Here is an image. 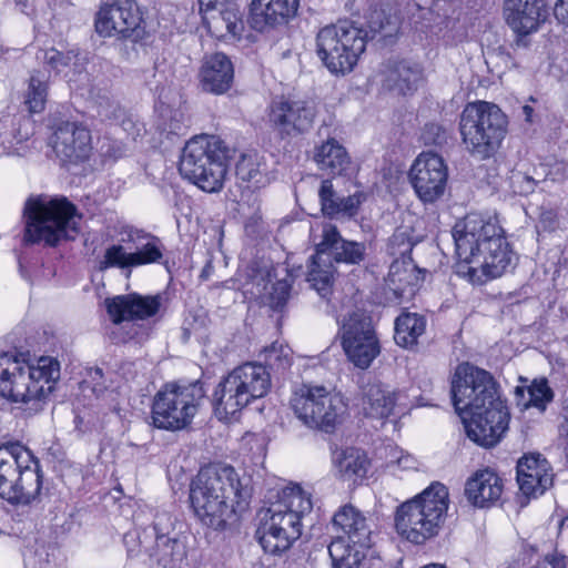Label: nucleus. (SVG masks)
Here are the masks:
<instances>
[{
    "instance_id": "obj_47",
    "label": "nucleus",
    "mask_w": 568,
    "mask_h": 568,
    "mask_svg": "<svg viewBox=\"0 0 568 568\" xmlns=\"http://www.w3.org/2000/svg\"><path fill=\"white\" fill-rule=\"evenodd\" d=\"M132 252L128 253L120 244H113L106 247L102 260L99 263V270L105 271L108 268H129L134 267L132 262Z\"/></svg>"
},
{
    "instance_id": "obj_40",
    "label": "nucleus",
    "mask_w": 568,
    "mask_h": 568,
    "mask_svg": "<svg viewBox=\"0 0 568 568\" xmlns=\"http://www.w3.org/2000/svg\"><path fill=\"white\" fill-rule=\"evenodd\" d=\"M334 274L335 267L329 254L316 251L315 255L312 256L307 282L322 297H326L331 293Z\"/></svg>"
},
{
    "instance_id": "obj_58",
    "label": "nucleus",
    "mask_w": 568,
    "mask_h": 568,
    "mask_svg": "<svg viewBox=\"0 0 568 568\" xmlns=\"http://www.w3.org/2000/svg\"><path fill=\"white\" fill-rule=\"evenodd\" d=\"M201 12H207L214 10L221 0H199Z\"/></svg>"
},
{
    "instance_id": "obj_37",
    "label": "nucleus",
    "mask_w": 568,
    "mask_h": 568,
    "mask_svg": "<svg viewBox=\"0 0 568 568\" xmlns=\"http://www.w3.org/2000/svg\"><path fill=\"white\" fill-rule=\"evenodd\" d=\"M236 176L248 190H257L270 183L267 168L262 155L255 151L243 153L235 168Z\"/></svg>"
},
{
    "instance_id": "obj_50",
    "label": "nucleus",
    "mask_w": 568,
    "mask_h": 568,
    "mask_svg": "<svg viewBox=\"0 0 568 568\" xmlns=\"http://www.w3.org/2000/svg\"><path fill=\"white\" fill-rule=\"evenodd\" d=\"M291 292V283L287 280H280L272 284L267 293L266 303L273 310H281L285 306Z\"/></svg>"
},
{
    "instance_id": "obj_13",
    "label": "nucleus",
    "mask_w": 568,
    "mask_h": 568,
    "mask_svg": "<svg viewBox=\"0 0 568 568\" xmlns=\"http://www.w3.org/2000/svg\"><path fill=\"white\" fill-rule=\"evenodd\" d=\"M173 528L172 516L162 511L155 515L152 526L138 536L140 546L161 568H180L186 556L183 542L170 536Z\"/></svg>"
},
{
    "instance_id": "obj_18",
    "label": "nucleus",
    "mask_w": 568,
    "mask_h": 568,
    "mask_svg": "<svg viewBox=\"0 0 568 568\" xmlns=\"http://www.w3.org/2000/svg\"><path fill=\"white\" fill-rule=\"evenodd\" d=\"M311 241L318 253H327L336 263L361 264L366 257V245L362 242L344 240L332 223H321L311 227Z\"/></svg>"
},
{
    "instance_id": "obj_39",
    "label": "nucleus",
    "mask_w": 568,
    "mask_h": 568,
    "mask_svg": "<svg viewBox=\"0 0 568 568\" xmlns=\"http://www.w3.org/2000/svg\"><path fill=\"white\" fill-rule=\"evenodd\" d=\"M426 318L417 313L405 312L395 320V343L410 349L418 344V338L426 331Z\"/></svg>"
},
{
    "instance_id": "obj_51",
    "label": "nucleus",
    "mask_w": 568,
    "mask_h": 568,
    "mask_svg": "<svg viewBox=\"0 0 568 568\" xmlns=\"http://www.w3.org/2000/svg\"><path fill=\"white\" fill-rule=\"evenodd\" d=\"M363 32L362 28L349 19H341L336 23L327 24L321 29L318 36H355Z\"/></svg>"
},
{
    "instance_id": "obj_43",
    "label": "nucleus",
    "mask_w": 568,
    "mask_h": 568,
    "mask_svg": "<svg viewBox=\"0 0 568 568\" xmlns=\"http://www.w3.org/2000/svg\"><path fill=\"white\" fill-rule=\"evenodd\" d=\"M260 358L264 362L263 366L274 372H285L292 365V349L288 345L274 342L261 351Z\"/></svg>"
},
{
    "instance_id": "obj_22",
    "label": "nucleus",
    "mask_w": 568,
    "mask_h": 568,
    "mask_svg": "<svg viewBox=\"0 0 568 568\" xmlns=\"http://www.w3.org/2000/svg\"><path fill=\"white\" fill-rule=\"evenodd\" d=\"M516 469L519 489L528 498L542 495L552 485V468L540 454L523 456Z\"/></svg>"
},
{
    "instance_id": "obj_55",
    "label": "nucleus",
    "mask_w": 568,
    "mask_h": 568,
    "mask_svg": "<svg viewBox=\"0 0 568 568\" xmlns=\"http://www.w3.org/2000/svg\"><path fill=\"white\" fill-rule=\"evenodd\" d=\"M554 14L559 23L568 27V0H559L554 8Z\"/></svg>"
},
{
    "instance_id": "obj_57",
    "label": "nucleus",
    "mask_w": 568,
    "mask_h": 568,
    "mask_svg": "<svg viewBox=\"0 0 568 568\" xmlns=\"http://www.w3.org/2000/svg\"><path fill=\"white\" fill-rule=\"evenodd\" d=\"M547 562L551 568H566V557L559 554L548 555L546 557Z\"/></svg>"
},
{
    "instance_id": "obj_62",
    "label": "nucleus",
    "mask_w": 568,
    "mask_h": 568,
    "mask_svg": "<svg viewBox=\"0 0 568 568\" xmlns=\"http://www.w3.org/2000/svg\"><path fill=\"white\" fill-rule=\"evenodd\" d=\"M516 393H523V390L519 387H517Z\"/></svg>"
},
{
    "instance_id": "obj_25",
    "label": "nucleus",
    "mask_w": 568,
    "mask_h": 568,
    "mask_svg": "<svg viewBox=\"0 0 568 568\" xmlns=\"http://www.w3.org/2000/svg\"><path fill=\"white\" fill-rule=\"evenodd\" d=\"M139 22L134 3L124 0L100 8L95 18V30L100 36H125L126 32L134 31Z\"/></svg>"
},
{
    "instance_id": "obj_1",
    "label": "nucleus",
    "mask_w": 568,
    "mask_h": 568,
    "mask_svg": "<svg viewBox=\"0 0 568 568\" xmlns=\"http://www.w3.org/2000/svg\"><path fill=\"white\" fill-rule=\"evenodd\" d=\"M450 393L468 438L483 447L498 444L508 429L510 416L490 373L462 363L452 378Z\"/></svg>"
},
{
    "instance_id": "obj_36",
    "label": "nucleus",
    "mask_w": 568,
    "mask_h": 568,
    "mask_svg": "<svg viewBox=\"0 0 568 568\" xmlns=\"http://www.w3.org/2000/svg\"><path fill=\"white\" fill-rule=\"evenodd\" d=\"M314 161L322 171L332 175H343L351 166L346 149L335 139H328L315 149Z\"/></svg>"
},
{
    "instance_id": "obj_14",
    "label": "nucleus",
    "mask_w": 568,
    "mask_h": 568,
    "mask_svg": "<svg viewBox=\"0 0 568 568\" xmlns=\"http://www.w3.org/2000/svg\"><path fill=\"white\" fill-rule=\"evenodd\" d=\"M194 480L219 499L247 508L252 497L251 479L241 477L232 466L210 465L200 469Z\"/></svg>"
},
{
    "instance_id": "obj_59",
    "label": "nucleus",
    "mask_w": 568,
    "mask_h": 568,
    "mask_svg": "<svg viewBox=\"0 0 568 568\" xmlns=\"http://www.w3.org/2000/svg\"><path fill=\"white\" fill-rule=\"evenodd\" d=\"M523 114H524L525 120L527 122H531L532 121L534 109L530 105L526 104V105L523 106Z\"/></svg>"
},
{
    "instance_id": "obj_10",
    "label": "nucleus",
    "mask_w": 568,
    "mask_h": 568,
    "mask_svg": "<svg viewBox=\"0 0 568 568\" xmlns=\"http://www.w3.org/2000/svg\"><path fill=\"white\" fill-rule=\"evenodd\" d=\"M205 396L203 384H165L154 396L152 422L159 429L181 430L187 427Z\"/></svg>"
},
{
    "instance_id": "obj_44",
    "label": "nucleus",
    "mask_w": 568,
    "mask_h": 568,
    "mask_svg": "<svg viewBox=\"0 0 568 568\" xmlns=\"http://www.w3.org/2000/svg\"><path fill=\"white\" fill-rule=\"evenodd\" d=\"M146 242L141 244L135 252H132V262L134 267L161 262L164 252V245L160 239L148 235Z\"/></svg>"
},
{
    "instance_id": "obj_48",
    "label": "nucleus",
    "mask_w": 568,
    "mask_h": 568,
    "mask_svg": "<svg viewBox=\"0 0 568 568\" xmlns=\"http://www.w3.org/2000/svg\"><path fill=\"white\" fill-rule=\"evenodd\" d=\"M528 402L525 404L526 407H536L544 412L547 405L552 400L554 393L548 385L547 379L534 381L527 389Z\"/></svg>"
},
{
    "instance_id": "obj_27",
    "label": "nucleus",
    "mask_w": 568,
    "mask_h": 568,
    "mask_svg": "<svg viewBox=\"0 0 568 568\" xmlns=\"http://www.w3.org/2000/svg\"><path fill=\"white\" fill-rule=\"evenodd\" d=\"M334 568H383V560L372 548L336 537L328 546Z\"/></svg>"
},
{
    "instance_id": "obj_15",
    "label": "nucleus",
    "mask_w": 568,
    "mask_h": 568,
    "mask_svg": "<svg viewBox=\"0 0 568 568\" xmlns=\"http://www.w3.org/2000/svg\"><path fill=\"white\" fill-rule=\"evenodd\" d=\"M408 176L417 197L425 204L434 203L445 194L448 168L437 153L422 152L413 162Z\"/></svg>"
},
{
    "instance_id": "obj_24",
    "label": "nucleus",
    "mask_w": 568,
    "mask_h": 568,
    "mask_svg": "<svg viewBox=\"0 0 568 568\" xmlns=\"http://www.w3.org/2000/svg\"><path fill=\"white\" fill-rule=\"evenodd\" d=\"M300 0H253L248 21L253 29L266 32L287 23L297 13Z\"/></svg>"
},
{
    "instance_id": "obj_34",
    "label": "nucleus",
    "mask_w": 568,
    "mask_h": 568,
    "mask_svg": "<svg viewBox=\"0 0 568 568\" xmlns=\"http://www.w3.org/2000/svg\"><path fill=\"white\" fill-rule=\"evenodd\" d=\"M418 281L417 267L410 260H396L390 264L388 286L399 303L412 300L417 291Z\"/></svg>"
},
{
    "instance_id": "obj_19",
    "label": "nucleus",
    "mask_w": 568,
    "mask_h": 568,
    "mask_svg": "<svg viewBox=\"0 0 568 568\" xmlns=\"http://www.w3.org/2000/svg\"><path fill=\"white\" fill-rule=\"evenodd\" d=\"M367 38H318L317 53L334 74L351 72L364 52Z\"/></svg>"
},
{
    "instance_id": "obj_23",
    "label": "nucleus",
    "mask_w": 568,
    "mask_h": 568,
    "mask_svg": "<svg viewBox=\"0 0 568 568\" xmlns=\"http://www.w3.org/2000/svg\"><path fill=\"white\" fill-rule=\"evenodd\" d=\"M546 0H505V20L517 36H529L546 21Z\"/></svg>"
},
{
    "instance_id": "obj_35",
    "label": "nucleus",
    "mask_w": 568,
    "mask_h": 568,
    "mask_svg": "<svg viewBox=\"0 0 568 568\" xmlns=\"http://www.w3.org/2000/svg\"><path fill=\"white\" fill-rule=\"evenodd\" d=\"M395 394L381 383H369L362 389L361 406L365 416L387 418L395 406Z\"/></svg>"
},
{
    "instance_id": "obj_53",
    "label": "nucleus",
    "mask_w": 568,
    "mask_h": 568,
    "mask_svg": "<svg viewBox=\"0 0 568 568\" xmlns=\"http://www.w3.org/2000/svg\"><path fill=\"white\" fill-rule=\"evenodd\" d=\"M37 59L42 60L53 69H58L60 64H67L65 57L54 48L40 51V53L37 55Z\"/></svg>"
},
{
    "instance_id": "obj_29",
    "label": "nucleus",
    "mask_w": 568,
    "mask_h": 568,
    "mask_svg": "<svg viewBox=\"0 0 568 568\" xmlns=\"http://www.w3.org/2000/svg\"><path fill=\"white\" fill-rule=\"evenodd\" d=\"M333 529L346 541L367 546L372 544V530L365 515L351 504L342 506L333 516Z\"/></svg>"
},
{
    "instance_id": "obj_52",
    "label": "nucleus",
    "mask_w": 568,
    "mask_h": 568,
    "mask_svg": "<svg viewBox=\"0 0 568 568\" xmlns=\"http://www.w3.org/2000/svg\"><path fill=\"white\" fill-rule=\"evenodd\" d=\"M422 140L426 145L442 146L447 143L448 132L440 124L428 123L423 129Z\"/></svg>"
},
{
    "instance_id": "obj_9",
    "label": "nucleus",
    "mask_w": 568,
    "mask_h": 568,
    "mask_svg": "<svg viewBox=\"0 0 568 568\" xmlns=\"http://www.w3.org/2000/svg\"><path fill=\"white\" fill-rule=\"evenodd\" d=\"M296 418L307 428L333 433L343 420L346 403L341 394L324 386L303 384L290 400Z\"/></svg>"
},
{
    "instance_id": "obj_12",
    "label": "nucleus",
    "mask_w": 568,
    "mask_h": 568,
    "mask_svg": "<svg viewBox=\"0 0 568 568\" xmlns=\"http://www.w3.org/2000/svg\"><path fill=\"white\" fill-rule=\"evenodd\" d=\"M339 336L348 361L357 368H368L381 353L372 318L365 313L354 312L345 317Z\"/></svg>"
},
{
    "instance_id": "obj_8",
    "label": "nucleus",
    "mask_w": 568,
    "mask_h": 568,
    "mask_svg": "<svg viewBox=\"0 0 568 568\" xmlns=\"http://www.w3.org/2000/svg\"><path fill=\"white\" fill-rule=\"evenodd\" d=\"M271 374L256 362H246L233 368L216 386L213 394L214 412L220 419H227L252 402L267 395Z\"/></svg>"
},
{
    "instance_id": "obj_61",
    "label": "nucleus",
    "mask_w": 568,
    "mask_h": 568,
    "mask_svg": "<svg viewBox=\"0 0 568 568\" xmlns=\"http://www.w3.org/2000/svg\"><path fill=\"white\" fill-rule=\"evenodd\" d=\"M525 40H526V38H518L517 39V45H520V44L526 45L527 43H526Z\"/></svg>"
},
{
    "instance_id": "obj_2",
    "label": "nucleus",
    "mask_w": 568,
    "mask_h": 568,
    "mask_svg": "<svg viewBox=\"0 0 568 568\" xmlns=\"http://www.w3.org/2000/svg\"><path fill=\"white\" fill-rule=\"evenodd\" d=\"M453 236L456 274L473 284L501 276L511 264L513 251L496 216L471 212L456 224Z\"/></svg>"
},
{
    "instance_id": "obj_6",
    "label": "nucleus",
    "mask_w": 568,
    "mask_h": 568,
    "mask_svg": "<svg viewBox=\"0 0 568 568\" xmlns=\"http://www.w3.org/2000/svg\"><path fill=\"white\" fill-rule=\"evenodd\" d=\"M230 150L217 135L201 134L190 139L182 152L180 174L204 192H220L227 173Z\"/></svg>"
},
{
    "instance_id": "obj_7",
    "label": "nucleus",
    "mask_w": 568,
    "mask_h": 568,
    "mask_svg": "<svg viewBox=\"0 0 568 568\" xmlns=\"http://www.w3.org/2000/svg\"><path fill=\"white\" fill-rule=\"evenodd\" d=\"M507 115L493 102H469L460 113L462 143L470 155L480 160L497 153L507 134Z\"/></svg>"
},
{
    "instance_id": "obj_41",
    "label": "nucleus",
    "mask_w": 568,
    "mask_h": 568,
    "mask_svg": "<svg viewBox=\"0 0 568 568\" xmlns=\"http://www.w3.org/2000/svg\"><path fill=\"white\" fill-rule=\"evenodd\" d=\"M92 109L102 121L119 120L123 109L108 89H93L91 91Z\"/></svg>"
},
{
    "instance_id": "obj_30",
    "label": "nucleus",
    "mask_w": 568,
    "mask_h": 568,
    "mask_svg": "<svg viewBox=\"0 0 568 568\" xmlns=\"http://www.w3.org/2000/svg\"><path fill=\"white\" fill-rule=\"evenodd\" d=\"M318 197L321 211L325 216L353 217L366 200V194L363 191H357L352 195L339 197L333 187L332 181L324 180L318 190Z\"/></svg>"
},
{
    "instance_id": "obj_11",
    "label": "nucleus",
    "mask_w": 568,
    "mask_h": 568,
    "mask_svg": "<svg viewBox=\"0 0 568 568\" xmlns=\"http://www.w3.org/2000/svg\"><path fill=\"white\" fill-rule=\"evenodd\" d=\"M19 373L8 377L12 390L0 397L16 403H31V410L42 408V402L53 392L60 378V363L51 356H41L29 362L18 358Z\"/></svg>"
},
{
    "instance_id": "obj_56",
    "label": "nucleus",
    "mask_w": 568,
    "mask_h": 568,
    "mask_svg": "<svg viewBox=\"0 0 568 568\" xmlns=\"http://www.w3.org/2000/svg\"><path fill=\"white\" fill-rule=\"evenodd\" d=\"M383 19H384L383 11H374L368 21L369 32H372L374 34L382 32L384 30Z\"/></svg>"
},
{
    "instance_id": "obj_54",
    "label": "nucleus",
    "mask_w": 568,
    "mask_h": 568,
    "mask_svg": "<svg viewBox=\"0 0 568 568\" xmlns=\"http://www.w3.org/2000/svg\"><path fill=\"white\" fill-rule=\"evenodd\" d=\"M412 246L409 242L405 241L404 234H394L388 242V251L392 255L399 254L404 256L410 252Z\"/></svg>"
},
{
    "instance_id": "obj_60",
    "label": "nucleus",
    "mask_w": 568,
    "mask_h": 568,
    "mask_svg": "<svg viewBox=\"0 0 568 568\" xmlns=\"http://www.w3.org/2000/svg\"><path fill=\"white\" fill-rule=\"evenodd\" d=\"M103 376V372L101 368L97 367L94 371H93V376L92 378L95 379V377H102Z\"/></svg>"
},
{
    "instance_id": "obj_33",
    "label": "nucleus",
    "mask_w": 568,
    "mask_h": 568,
    "mask_svg": "<svg viewBox=\"0 0 568 568\" xmlns=\"http://www.w3.org/2000/svg\"><path fill=\"white\" fill-rule=\"evenodd\" d=\"M503 493L501 479L490 469L476 471L466 483L467 499L477 507H486L499 499Z\"/></svg>"
},
{
    "instance_id": "obj_49",
    "label": "nucleus",
    "mask_w": 568,
    "mask_h": 568,
    "mask_svg": "<svg viewBox=\"0 0 568 568\" xmlns=\"http://www.w3.org/2000/svg\"><path fill=\"white\" fill-rule=\"evenodd\" d=\"M508 181L509 187L518 195L531 194L538 184L532 175L520 170L513 171Z\"/></svg>"
},
{
    "instance_id": "obj_16",
    "label": "nucleus",
    "mask_w": 568,
    "mask_h": 568,
    "mask_svg": "<svg viewBox=\"0 0 568 568\" xmlns=\"http://www.w3.org/2000/svg\"><path fill=\"white\" fill-rule=\"evenodd\" d=\"M315 116L316 109L312 102L290 97L273 99L267 111L270 125L282 136L307 132L313 126Z\"/></svg>"
},
{
    "instance_id": "obj_20",
    "label": "nucleus",
    "mask_w": 568,
    "mask_h": 568,
    "mask_svg": "<svg viewBox=\"0 0 568 568\" xmlns=\"http://www.w3.org/2000/svg\"><path fill=\"white\" fill-rule=\"evenodd\" d=\"M51 146L62 162L78 163L90 156L92 144L88 128L77 122L60 123L52 136Z\"/></svg>"
},
{
    "instance_id": "obj_5",
    "label": "nucleus",
    "mask_w": 568,
    "mask_h": 568,
    "mask_svg": "<svg viewBox=\"0 0 568 568\" xmlns=\"http://www.w3.org/2000/svg\"><path fill=\"white\" fill-rule=\"evenodd\" d=\"M23 216L26 244L43 242L53 246L61 239H74L79 230L80 216H77L75 206L65 197L31 196L24 203Z\"/></svg>"
},
{
    "instance_id": "obj_3",
    "label": "nucleus",
    "mask_w": 568,
    "mask_h": 568,
    "mask_svg": "<svg viewBox=\"0 0 568 568\" xmlns=\"http://www.w3.org/2000/svg\"><path fill=\"white\" fill-rule=\"evenodd\" d=\"M311 496L294 485L282 490L276 503L261 511L256 537L265 552L280 555L302 535V519L312 510Z\"/></svg>"
},
{
    "instance_id": "obj_26",
    "label": "nucleus",
    "mask_w": 568,
    "mask_h": 568,
    "mask_svg": "<svg viewBox=\"0 0 568 568\" xmlns=\"http://www.w3.org/2000/svg\"><path fill=\"white\" fill-rule=\"evenodd\" d=\"M199 81L202 90L207 93H226L234 81V65L231 59L222 52L205 54L199 71Z\"/></svg>"
},
{
    "instance_id": "obj_28",
    "label": "nucleus",
    "mask_w": 568,
    "mask_h": 568,
    "mask_svg": "<svg viewBox=\"0 0 568 568\" xmlns=\"http://www.w3.org/2000/svg\"><path fill=\"white\" fill-rule=\"evenodd\" d=\"M42 478L40 463L30 450V460L19 465V471L13 480L14 487L7 500L11 504H31L41 493Z\"/></svg>"
},
{
    "instance_id": "obj_17",
    "label": "nucleus",
    "mask_w": 568,
    "mask_h": 568,
    "mask_svg": "<svg viewBox=\"0 0 568 568\" xmlns=\"http://www.w3.org/2000/svg\"><path fill=\"white\" fill-rule=\"evenodd\" d=\"M190 501L201 523L214 529H223L234 521L247 508H240L234 501L216 498L209 489L201 487L194 479L190 485Z\"/></svg>"
},
{
    "instance_id": "obj_42",
    "label": "nucleus",
    "mask_w": 568,
    "mask_h": 568,
    "mask_svg": "<svg viewBox=\"0 0 568 568\" xmlns=\"http://www.w3.org/2000/svg\"><path fill=\"white\" fill-rule=\"evenodd\" d=\"M47 98L48 79L43 72L38 71L30 77L24 104L30 113H40L45 108Z\"/></svg>"
},
{
    "instance_id": "obj_4",
    "label": "nucleus",
    "mask_w": 568,
    "mask_h": 568,
    "mask_svg": "<svg viewBox=\"0 0 568 568\" xmlns=\"http://www.w3.org/2000/svg\"><path fill=\"white\" fill-rule=\"evenodd\" d=\"M447 487L434 481L415 497L397 506L394 523L398 536L423 545L436 537L443 528L448 510Z\"/></svg>"
},
{
    "instance_id": "obj_46",
    "label": "nucleus",
    "mask_w": 568,
    "mask_h": 568,
    "mask_svg": "<svg viewBox=\"0 0 568 568\" xmlns=\"http://www.w3.org/2000/svg\"><path fill=\"white\" fill-rule=\"evenodd\" d=\"M204 22L206 24V32L212 36L220 32L223 26L226 29V33L231 36H237L243 30V22L235 10H225L214 14L212 22L207 21L204 17Z\"/></svg>"
},
{
    "instance_id": "obj_32",
    "label": "nucleus",
    "mask_w": 568,
    "mask_h": 568,
    "mask_svg": "<svg viewBox=\"0 0 568 568\" xmlns=\"http://www.w3.org/2000/svg\"><path fill=\"white\" fill-rule=\"evenodd\" d=\"M30 460V449L19 442H7L0 445V497L8 499L19 465Z\"/></svg>"
},
{
    "instance_id": "obj_21",
    "label": "nucleus",
    "mask_w": 568,
    "mask_h": 568,
    "mask_svg": "<svg viewBox=\"0 0 568 568\" xmlns=\"http://www.w3.org/2000/svg\"><path fill=\"white\" fill-rule=\"evenodd\" d=\"M160 295L130 293L105 300V307L114 324L143 321L158 314L161 307Z\"/></svg>"
},
{
    "instance_id": "obj_45",
    "label": "nucleus",
    "mask_w": 568,
    "mask_h": 568,
    "mask_svg": "<svg viewBox=\"0 0 568 568\" xmlns=\"http://www.w3.org/2000/svg\"><path fill=\"white\" fill-rule=\"evenodd\" d=\"M386 467L396 474L397 470H416L418 460L412 454L405 452L396 445H387L384 448Z\"/></svg>"
},
{
    "instance_id": "obj_38",
    "label": "nucleus",
    "mask_w": 568,
    "mask_h": 568,
    "mask_svg": "<svg viewBox=\"0 0 568 568\" xmlns=\"http://www.w3.org/2000/svg\"><path fill=\"white\" fill-rule=\"evenodd\" d=\"M333 463L343 479L353 481L365 477L369 468L366 453L356 447H346L335 452Z\"/></svg>"
},
{
    "instance_id": "obj_31",
    "label": "nucleus",
    "mask_w": 568,
    "mask_h": 568,
    "mask_svg": "<svg viewBox=\"0 0 568 568\" xmlns=\"http://www.w3.org/2000/svg\"><path fill=\"white\" fill-rule=\"evenodd\" d=\"M383 85L399 94H409L417 90L423 80L419 64L406 60L388 62L383 71Z\"/></svg>"
}]
</instances>
